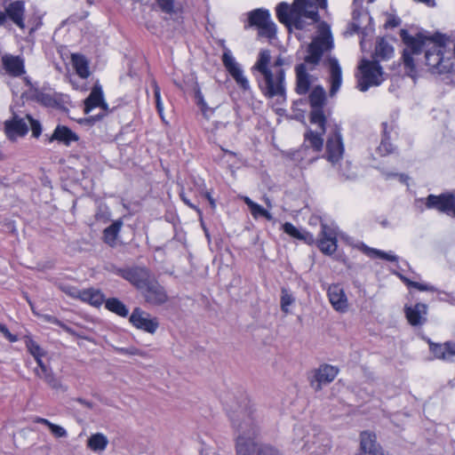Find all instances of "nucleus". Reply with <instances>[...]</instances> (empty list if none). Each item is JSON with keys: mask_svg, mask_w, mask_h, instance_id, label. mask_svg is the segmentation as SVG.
<instances>
[{"mask_svg": "<svg viewBox=\"0 0 455 455\" xmlns=\"http://www.w3.org/2000/svg\"><path fill=\"white\" fill-rule=\"evenodd\" d=\"M400 36L406 48L403 52V60L408 75L412 76L415 72L413 54H419L427 41L435 44L426 51V65L437 73H451L453 68V60L443 57V44L441 36L436 37L424 36L421 33L416 36H411L406 29L400 30Z\"/></svg>", "mask_w": 455, "mask_h": 455, "instance_id": "f257e3e1", "label": "nucleus"}, {"mask_svg": "<svg viewBox=\"0 0 455 455\" xmlns=\"http://www.w3.org/2000/svg\"><path fill=\"white\" fill-rule=\"evenodd\" d=\"M334 47L333 38L329 26L323 22L319 26V35L315 36L307 47V55L304 62L295 67L296 92L299 95L306 94L311 85V76L308 71L315 69L325 53L330 52Z\"/></svg>", "mask_w": 455, "mask_h": 455, "instance_id": "f03ea898", "label": "nucleus"}, {"mask_svg": "<svg viewBox=\"0 0 455 455\" xmlns=\"http://www.w3.org/2000/svg\"><path fill=\"white\" fill-rule=\"evenodd\" d=\"M270 61V51L267 49L261 50L259 52L257 61L251 68V71L256 76L261 93L266 98H276L277 100L281 99L283 101L286 98L285 71L283 68L274 71L269 67Z\"/></svg>", "mask_w": 455, "mask_h": 455, "instance_id": "7ed1b4c3", "label": "nucleus"}, {"mask_svg": "<svg viewBox=\"0 0 455 455\" xmlns=\"http://www.w3.org/2000/svg\"><path fill=\"white\" fill-rule=\"evenodd\" d=\"M318 8L326 9L327 0H294L291 4L282 2L275 8L278 20L288 28L291 27L296 29H304L307 23L305 19L311 20V23L318 22L320 16Z\"/></svg>", "mask_w": 455, "mask_h": 455, "instance_id": "20e7f679", "label": "nucleus"}, {"mask_svg": "<svg viewBox=\"0 0 455 455\" xmlns=\"http://www.w3.org/2000/svg\"><path fill=\"white\" fill-rule=\"evenodd\" d=\"M232 423L237 428L239 435L236 438V455H255L258 454L259 445L254 441L258 434V427L251 418L244 419L236 424L232 418Z\"/></svg>", "mask_w": 455, "mask_h": 455, "instance_id": "39448f33", "label": "nucleus"}, {"mask_svg": "<svg viewBox=\"0 0 455 455\" xmlns=\"http://www.w3.org/2000/svg\"><path fill=\"white\" fill-rule=\"evenodd\" d=\"M109 271L128 281L139 291H141L151 278L150 271L145 267H117L111 266Z\"/></svg>", "mask_w": 455, "mask_h": 455, "instance_id": "423d86ee", "label": "nucleus"}, {"mask_svg": "<svg viewBox=\"0 0 455 455\" xmlns=\"http://www.w3.org/2000/svg\"><path fill=\"white\" fill-rule=\"evenodd\" d=\"M309 103L311 107L310 122L317 124L323 132H325L326 117L323 107L326 100V92L323 86H315L309 93Z\"/></svg>", "mask_w": 455, "mask_h": 455, "instance_id": "0eeeda50", "label": "nucleus"}, {"mask_svg": "<svg viewBox=\"0 0 455 455\" xmlns=\"http://www.w3.org/2000/svg\"><path fill=\"white\" fill-rule=\"evenodd\" d=\"M359 68L362 72V78L358 83L361 92H366L370 86H377L383 81L382 68L378 61L362 60Z\"/></svg>", "mask_w": 455, "mask_h": 455, "instance_id": "6e6552de", "label": "nucleus"}, {"mask_svg": "<svg viewBox=\"0 0 455 455\" xmlns=\"http://www.w3.org/2000/svg\"><path fill=\"white\" fill-rule=\"evenodd\" d=\"M419 201H424L427 209H435L448 215L452 213L455 217V195L452 193L429 195L426 198H420Z\"/></svg>", "mask_w": 455, "mask_h": 455, "instance_id": "1a4fd4ad", "label": "nucleus"}, {"mask_svg": "<svg viewBox=\"0 0 455 455\" xmlns=\"http://www.w3.org/2000/svg\"><path fill=\"white\" fill-rule=\"evenodd\" d=\"M222 62L228 72L235 81L236 84L243 91H249L251 86L248 79L243 75L241 66L235 61L231 52L225 48L222 55Z\"/></svg>", "mask_w": 455, "mask_h": 455, "instance_id": "9d476101", "label": "nucleus"}, {"mask_svg": "<svg viewBox=\"0 0 455 455\" xmlns=\"http://www.w3.org/2000/svg\"><path fill=\"white\" fill-rule=\"evenodd\" d=\"M100 108L102 113L96 116H92L90 120L98 121L100 120L108 113V104L104 101L102 88L99 84H95L89 96L84 100V112L89 114L93 108Z\"/></svg>", "mask_w": 455, "mask_h": 455, "instance_id": "9b49d317", "label": "nucleus"}, {"mask_svg": "<svg viewBox=\"0 0 455 455\" xmlns=\"http://www.w3.org/2000/svg\"><path fill=\"white\" fill-rule=\"evenodd\" d=\"M130 323L137 329L154 334L159 327L156 317L150 315L140 307H135L129 318Z\"/></svg>", "mask_w": 455, "mask_h": 455, "instance_id": "f8f14e48", "label": "nucleus"}, {"mask_svg": "<svg viewBox=\"0 0 455 455\" xmlns=\"http://www.w3.org/2000/svg\"><path fill=\"white\" fill-rule=\"evenodd\" d=\"M25 12V3L22 0H16L5 5L3 13L6 27L9 25V22H12L19 28L24 29L26 28Z\"/></svg>", "mask_w": 455, "mask_h": 455, "instance_id": "ddd939ff", "label": "nucleus"}, {"mask_svg": "<svg viewBox=\"0 0 455 455\" xmlns=\"http://www.w3.org/2000/svg\"><path fill=\"white\" fill-rule=\"evenodd\" d=\"M140 291L142 292L146 302L154 306H160L165 303L168 299V295L164 288L159 284L158 282L151 278Z\"/></svg>", "mask_w": 455, "mask_h": 455, "instance_id": "4468645a", "label": "nucleus"}, {"mask_svg": "<svg viewBox=\"0 0 455 455\" xmlns=\"http://www.w3.org/2000/svg\"><path fill=\"white\" fill-rule=\"evenodd\" d=\"M339 372L338 368L330 365H321L315 371L310 385L315 391H320L322 387L333 381Z\"/></svg>", "mask_w": 455, "mask_h": 455, "instance_id": "2eb2a0df", "label": "nucleus"}, {"mask_svg": "<svg viewBox=\"0 0 455 455\" xmlns=\"http://www.w3.org/2000/svg\"><path fill=\"white\" fill-rule=\"evenodd\" d=\"M343 152L341 134L339 129L335 127L326 141V158L329 162L335 164L341 158Z\"/></svg>", "mask_w": 455, "mask_h": 455, "instance_id": "dca6fc26", "label": "nucleus"}, {"mask_svg": "<svg viewBox=\"0 0 455 455\" xmlns=\"http://www.w3.org/2000/svg\"><path fill=\"white\" fill-rule=\"evenodd\" d=\"M319 236L317 241L319 250L326 255L333 254L337 250L336 231L326 224H322Z\"/></svg>", "mask_w": 455, "mask_h": 455, "instance_id": "f3484780", "label": "nucleus"}, {"mask_svg": "<svg viewBox=\"0 0 455 455\" xmlns=\"http://www.w3.org/2000/svg\"><path fill=\"white\" fill-rule=\"evenodd\" d=\"M5 134L11 140L24 137L28 132V123L24 118L14 115L12 119L4 122Z\"/></svg>", "mask_w": 455, "mask_h": 455, "instance_id": "a211bd4d", "label": "nucleus"}, {"mask_svg": "<svg viewBox=\"0 0 455 455\" xmlns=\"http://www.w3.org/2000/svg\"><path fill=\"white\" fill-rule=\"evenodd\" d=\"M324 64L328 65L330 71L329 82L331 84L330 96H334L339 90L342 84V71L339 60L335 57H328L324 60Z\"/></svg>", "mask_w": 455, "mask_h": 455, "instance_id": "6ab92c4d", "label": "nucleus"}, {"mask_svg": "<svg viewBox=\"0 0 455 455\" xmlns=\"http://www.w3.org/2000/svg\"><path fill=\"white\" fill-rule=\"evenodd\" d=\"M323 133V132L321 129L319 133L311 130L307 131L304 135L303 145L297 152L299 156L303 158L309 148L316 154L321 152L323 146V139L322 138Z\"/></svg>", "mask_w": 455, "mask_h": 455, "instance_id": "aec40b11", "label": "nucleus"}, {"mask_svg": "<svg viewBox=\"0 0 455 455\" xmlns=\"http://www.w3.org/2000/svg\"><path fill=\"white\" fill-rule=\"evenodd\" d=\"M357 454L384 455L381 447L377 443L375 434L363 431L360 435V449Z\"/></svg>", "mask_w": 455, "mask_h": 455, "instance_id": "412c9836", "label": "nucleus"}, {"mask_svg": "<svg viewBox=\"0 0 455 455\" xmlns=\"http://www.w3.org/2000/svg\"><path fill=\"white\" fill-rule=\"evenodd\" d=\"M1 61L4 69L11 76L19 77L26 73L24 59L20 56L4 54Z\"/></svg>", "mask_w": 455, "mask_h": 455, "instance_id": "4be33fe9", "label": "nucleus"}, {"mask_svg": "<svg viewBox=\"0 0 455 455\" xmlns=\"http://www.w3.org/2000/svg\"><path fill=\"white\" fill-rule=\"evenodd\" d=\"M429 350L436 359L453 362V356H455V342L446 341L444 343H435L430 341Z\"/></svg>", "mask_w": 455, "mask_h": 455, "instance_id": "5701e85b", "label": "nucleus"}, {"mask_svg": "<svg viewBox=\"0 0 455 455\" xmlns=\"http://www.w3.org/2000/svg\"><path fill=\"white\" fill-rule=\"evenodd\" d=\"M327 293L330 303L336 311L346 312L347 310V298L339 284L330 285Z\"/></svg>", "mask_w": 455, "mask_h": 455, "instance_id": "b1692460", "label": "nucleus"}, {"mask_svg": "<svg viewBox=\"0 0 455 455\" xmlns=\"http://www.w3.org/2000/svg\"><path fill=\"white\" fill-rule=\"evenodd\" d=\"M427 306L424 303H417L414 307H405L404 312L410 324L413 326L422 325L426 323Z\"/></svg>", "mask_w": 455, "mask_h": 455, "instance_id": "393cba45", "label": "nucleus"}, {"mask_svg": "<svg viewBox=\"0 0 455 455\" xmlns=\"http://www.w3.org/2000/svg\"><path fill=\"white\" fill-rule=\"evenodd\" d=\"M70 295L75 298H79L82 301L97 307H100L106 301L104 294L100 290L96 289L75 291L70 292Z\"/></svg>", "mask_w": 455, "mask_h": 455, "instance_id": "a878e982", "label": "nucleus"}, {"mask_svg": "<svg viewBox=\"0 0 455 455\" xmlns=\"http://www.w3.org/2000/svg\"><path fill=\"white\" fill-rule=\"evenodd\" d=\"M79 137L76 133L71 131L68 126L58 124L53 131V133L49 138V142L54 140L65 146H70L72 142H76Z\"/></svg>", "mask_w": 455, "mask_h": 455, "instance_id": "bb28decb", "label": "nucleus"}, {"mask_svg": "<svg viewBox=\"0 0 455 455\" xmlns=\"http://www.w3.org/2000/svg\"><path fill=\"white\" fill-rule=\"evenodd\" d=\"M34 372L36 376L42 379L51 388L60 392H66L68 390V387L61 383L60 379L56 377L51 368H44L43 371L35 369Z\"/></svg>", "mask_w": 455, "mask_h": 455, "instance_id": "cd10ccee", "label": "nucleus"}, {"mask_svg": "<svg viewBox=\"0 0 455 455\" xmlns=\"http://www.w3.org/2000/svg\"><path fill=\"white\" fill-rule=\"evenodd\" d=\"M123 226V220L121 219L115 220L110 226L107 227L103 230L102 239L105 243L114 248L117 245V238L121 228Z\"/></svg>", "mask_w": 455, "mask_h": 455, "instance_id": "c85d7f7f", "label": "nucleus"}, {"mask_svg": "<svg viewBox=\"0 0 455 455\" xmlns=\"http://www.w3.org/2000/svg\"><path fill=\"white\" fill-rule=\"evenodd\" d=\"M28 94L31 100L43 106L52 107L56 104V100L51 93L44 92L35 86H31V88H29Z\"/></svg>", "mask_w": 455, "mask_h": 455, "instance_id": "c756f323", "label": "nucleus"}, {"mask_svg": "<svg viewBox=\"0 0 455 455\" xmlns=\"http://www.w3.org/2000/svg\"><path fill=\"white\" fill-rule=\"evenodd\" d=\"M270 13L265 9H256L248 13V26L258 28L270 20Z\"/></svg>", "mask_w": 455, "mask_h": 455, "instance_id": "7c9ffc66", "label": "nucleus"}, {"mask_svg": "<svg viewBox=\"0 0 455 455\" xmlns=\"http://www.w3.org/2000/svg\"><path fill=\"white\" fill-rule=\"evenodd\" d=\"M71 60L76 74L81 78H87L90 76V71L86 58L82 54L74 53L71 56Z\"/></svg>", "mask_w": 455, "mask_h": 455, "instance_id": "2f4dec72", "label": "nucleus"}, {"mask_svg": "<svg viewBox=\"0 0 455 455\" xmlns=\"http://www.w3.org/2000/svg\"><path fill=\"white\" fill-rule=\"evenodd\" d=\"M243 200L244 204L249 207L251 214L254 219H258L259 217H263L267 220H273L272 214L265 210L261 205L253 202L250 197L243 196Z\"/></svg>", "mask_w": 455, "mask_h": 455, "instance_id": "473e14b6", "label": "nucleus"}, {"mask_svg": "<svg viewBox=\"0 0 455 455\" xmlns=\"http://www.w3.org/2000/svg\"><path fill=\"white\" fill-rule=\"evenodd\" d=\"M108 444V437L101 433L93 434L87 440V447L93 451H102Z\"/></svg>", "mask_w": 455, "mask_h": 455, "instance_id": "72a5a7b5", "label": "nucleus"}, {"mask_svg": "<svg viewBox=\"0 0 455 455\" xmlns=\"http://www.w3.org/2000/svg\"><path fill=\"white\" fill-rule=\"evenodd\" d=\"M105 307L112 313L116 315L126 317L129 314V309L127 307L118 299L110 298L106 299Z\"/></svg>", "mask_w": 455, "mask_h": 455, "instance_id": "f704fd0d", "label": "nucleus"}, {"mask_svg": "<svg viewBox=\"0 0 455 455\" xmlns=\"http://www.w3.org/2000/svg\"><path fill=\"white\" fill-rule=\"evenodd\" d=\"M383 126V135L380 141L379 146L377 148V152L380 156H385L394 152L395 148L389 142V135H388V125L387 123L382 124Z\"/></svg>", "mask_w": 455, "mask_h": 455, "instance_id": "c9c22d12", "label": "nucleus"}, {"mask_svg": "<svg viewBox=\"0 0 455 455\" xmlns=\"http://www.w3.org/2000/svg\"><path fill=\"white\" fill-rule=\"evenodd\" d=\"M393 53L394 48L388 42L383 38L378 41L375 48V54L377 57L380 58L381 60H387L391 58Z\"/></svg>", "mask_w": 455, "mask_h": 455, "instance_id": "e433bc0d", "label": "nucleus"}, {"mask_svg": "<svg viewBox=\"0 0 455 455\" xmlns=\"http://www.w3.org/2000/svg\"><path fill=\"white\" fill-rule=\"evenodd\" d=\"M283 230L284 233H286L287 235L294 237V238H297L299 240H304V241H307V237L310 238V240H312V235H310L309 233L307 232H305V233H302L300 232L295 226H293L291 223L290 222H285L283 225Z\"/></svg>", "mask_w": 455, "mask_h": 455, "instance_id": "4c0bfd02", "label": "nucleus"}, {"mask_svg": "<svg viewBox=\"0 0 455 455\" xmlns=\"http://www.w3.org/2000/svg\"><path fill=\"white\" fill-rule=\"evenodd\" d=\"M363 251L371 258H379L391 262L397 261V257L395 255L389 254L380 250L364 246Z\"/></svg>", "mask_w": 455, "mask_h": 455, "instance_id": "58836bf2", "label": "nucleus"}, {"mask_svg": "<svg viewBox=\"0 0 455 455\" xmlns=\"http://www.w3.org/2000/svg\"><path fill=\"white\" fill-rule=\"evenodd\" d=\"M276 25L270 20L268 22L259 28L258 36L269 40L275 37Z\"/></svg>", "mask_w": 455, "mask_h": 455, "instance_id": "ea45409f", "label": "nucleus"}, {"mask_svg": "<svg viewBox=\"0 0 455 455\" xmlns=\"http://www.w3.org/2000/svg\"><path fill=\"white\" fill-rule=\"evenodd\" d=\"M294 301V298L285 289H282L281 295V309L284 313H288V307L291 306Z\"/></svg>", "mask_w": 455, "mask_h": 455, "instance_id": "a19ab883", "label": "nucleus"}, {"mask_svg": "<svg viewBox=\"0 0 455 455\" xmlns=\"http://www.w3.org/2000/svg\"><path fill=\"white\" fill-rule=\"evenodd\" d=\"M26 345H27V347H28V350L29 351V353L34 356V357H38V356H44V351L40 347V346L36 342L34 341L33 339H29L27 342H26Z\"/></svg>", "mask_w": 455, "mask_h": 455, "instance_id": "79ce46f5", "label": "nucleus"}, {"mask_svg": "<svg viewBox=\"0 0 455 455\" xmlns=\"http://www.w3.org/2000/svg\"><path fill=\"white\" fill-rule=\"evenodd\" d=\"M26 118L28 119L30 128L32 131V136L35 138H38L42 133V125L38 120L34 119L30 115H27Z\"/></svg>", "mask_w": 455, "mask_h": 455, "instance_id": "37998d69", "label": "nucleus"}, {"mask_svg": "<svg viewBox=\"0 0 455 455\" xmlns=\"http://www.w3.org/2000/svg\"><path fill=\"white\" fill-rule=\"evenodd\" d=\"M162 12L172 14L174 12L175 0H156Z\"/></svg>", "mask_w": 455, "mask_h": 455, "instance_id": "c03bdc74", "label": "nucleus"}, {"mask_svg": "<svg viewBox=\"0 0 455 455\" xmlns=\"http://www.w3.org/2000/svg\"><path fill=\"white\" fill-rule=\"evenodd\" d=\"M258 455H282L281 452L270 444H259Z\"/></svg>", "mask_w": 455, "mask_h": 455, "instance_id": "a18cd8bd", "label": "nucleus"}, {"mask_svg": "<svg viewBox=\"0 0 455 455\" xmlns=\"http://www.w3.org/2000/svg\"><path fill=\"white\" fill-rule=\"evenodd\" d=\"M195 100L196 104L201 108L202 112L205 115L208 110V107L199 88L195 90Z\"/></svg>", "mask_w": 455, "mask_h": 455, "instance_id": "49530a36", "label": "nucleus"}, {"mask_svg": "<svg viewBox=\"0 0 455 455\" xmlns=\"http://www.w3.org/2000/svg\"><path fill=\"white\" fill-rule=\"evenodd\" d=\"M116 351L121 355H140L142 356L144 354L140 349L131 347H116Z\"/></svg>", "mask_w": 455, "mask_h": 455, "instance_id": "de8ad7c7", "label": "nucleus"}, {"mask_svg": "<svg viewBox=\"0 0 455 455\" xmlns=\"http://www.w3.org/2000/svg\"><path fill=\"white\" fill-rule=\"evenodd\" d=\"M410 286L421 291H435L436 289L433 285L420 283L418 282H410Z\"/></svg>", "mask_w": 455, "mask_h": 455, "instance_id": "09e8293b", "label": "nucleus"}, {"mask_svg": "<svg viewBox=\"0 0 455 455\" xmlns=\"http://www.w3.org/2000/svg\"><path fill=\"white\" fill-rule=\"evenodd\" d=\"M49 429L56 437H66L68 435L66 429L59 425L52 423Z\"/></svg>", "mask_w": 455, "mask_h": 455, "instance_id": "8fccbe9b", "label": "nucleus"}, {"mask_svg": "<svg viewBox=\"0 0 455 455\" xmlns=\"http://www.w3.org/2000/svg\"><path fill=\"white\" fill-rule=\"evenodd\" d=\"M154 96L156 100V108L159 114H161L163 111V104L161 101L160 88L156 83L154 84Z\"/></svg>", "mask_w": 455, "mask_h": 455, "instance_id": "3c124183", "label": "nucleus"}, {"mask_svg": "<svg viewBox=\"0 0 455 455\" xmlns=\"http://www.w3.org/2000/svg\"><path fill=\"white\" fill-rule=\"evenodd\" d=\"M0 332H2V333H3V335H4V337H5V338L10 341V342H15V341H17V340H18L17 336H16V335L12 334V333L9 331L8 328H7L4 324H3V323H1V325H0Z\"/></svg>", "mask_w": 455, "mask_h": 455, "instance_id": "603ef678", "label": "nucleus"}, {"mask_svg": "<svg viewBox=\"0 0 455 455\" xmlns=\"http://www.w3.org/2000/svg\"><path fill=\"white\" fill-rule=\"evenodd\" d=\"M401 24V19L395 16H389L387 20L385 23V28H396L400 26Z\"/></svg>", "mask_w": 455, "mask_h": 455, "instance_id": "864d4df0", "label": "nucleus"}, {"mask_svg": "<svg viewBox=\"0 0 455 455\" xmlns=\"http://www.w3.org/2000/svg\"><path fill=\"white\" fill-rule=\"evenodd\" d=\"M285 64V60L282 56H278L272 66L269 65L270 68L275 71Z\"/></svg>", "mask_w": 455, "mask_h": 455, "instance_id": "5fc2aeb1", "label": "nucleus"}, {"mask_svg": "<svg viewBox=\"0 0 455 455\" xmlns=\"http://www.w3.org/2000/svg\"><path fill=\"white\" fill-rule=\"evenodd\" d=\"M44 318L47 322H49V323H54V324H58L59 326L62 327L63 329H65V330H68V327H66V325H65V324L61 323L60 322V320H58L56 317H54V316H52V315H45L44 316Z\"/></svg>", "mask_w": 455, "mask_h": 455, "instance_id": "6e6d98bb", "label": "nucleus"}, {"mask_svg": "<svg viewBox=\"0 0 455 455\" xmlns=\"http://www.w3.org/2000/svg\"><path fill=\"white\" fill-rule=\"evenodd\" d=\"M228 124V123L216 122L213 124V128L212 129V132L217 134L219 131L225 129Z\"/></svg>", "mask_w": 455, "mask_h": 455, "instance_id": "4d7b16f0", "label": "nucleus"}, {"mask_svg": "<svg viewBox=\"0 0 455 455\" xmlns=\"http://www.w3.org/2000/svg\"><path fill=\"white\" fill-rule=\"evenodd\" d=\"M181 196V199L182 201L188 205L189 206L191 209H194L196 210L199 214H201V210L196 206L194 204H192L188 199H187L183 194L180 195Z\"/></svg>", "mask_w": 455, "mask_h": 455, "instance_id": "13d9d810", "label": "nucleus"}, {"mask_svg": "<svg viewBox=\"0 0 455 455\" xmlns=\"http://www.w3.org/2000/svg\"><path fill=\"white\" fill-rule=\"evenodd\" d=\"M42 357L43 356L34 357L38 365L36 369H38L39 371H43L44 368H49L45 363H44Z\"/></svg>", "mask_w": 455, "mask_h": 455, "instance_id": "bf43d9fd", "label": "nucleus"}, {"mask_svg": "<svg viewBox=\"0 0 455 455\" xmlns=\"http://www.w3.org/2000/svg\"><path fill=\"white\" fill-rule=\"evenodd\" d=\"M77 403H79L80 404L89 408V409H92L93 408V403L92 402H89L85 399H83V398H77L76 400Z\"/></svg>", "mask_w": 455, "mask_h": 455, "instance_id": "052dcab7", "label": "nucleus"}, {"mask_svg": "<svg viewBox=\"0 0 455 455\" xmlns=\"http://www.w3.org/2000/svg\"><path fill=\"white\" fill-rule=\"evenodd\" d=\"M204 197L209 201V204H210L212 209H215L216 208V203H215V200L212 198L211 193L210 192H205L204 193Z\"/></svg>", "mask_w": 455, "mask_h": 455, "instance_id": "680f3d73", "label": "nucleus"}, {"mask_svg": "<svg viewBox=\"0 0 455 455\" xmlns=\"http://www.w3.org/2000/svg\"><path fill=\"white\" fill-rule=\"evenodd\" d=\"M36 422L43 424V425L48 427L49 428L52 425V423L51 421H49L48 419H44V418H36Z\"/></svg>", "mask_w": 455, "mask_h": 455, "instance_id": "e2e57ef3", "label": "nucleus"}, {"mask_svg": "<svg viewBox=\"0 0 455 455\" xmlns=\"http://www.w3.org/2000/svg\"><path fill=\"white\" fill-rule=\"evenodd\" d=\"M201 455H217L215 452L208 451L207 449H201Z\"/></svg>", "mask_w": 455, "mask_h": 455, "instance_id": "0e129e2a", "label": "nucleus"}, {"mask_svg": "<svg viewBox=\"0 0 455 455\" xmlns=\"http://www.w3.org/2000/svg\"><path fill=\"white\" fill-rule=\"evenodd\" d=\"M0 27H6L4 15L3 13V11L0 10Z\"/></svg>", "mask_w": 455, "mask_h": 455, "instance_id": "69168bd1", "label": "nucleus"}, {"mask_svg": "<svg viewBox=\"0 0 455 455\" xmlns=\"http://www.w3.org/2000/svg\"><path fill=\"white\" fill-rule=\"evenodd\" d=\"M351 27H352V30L355 33H357L360 30V27L357 24H355V23H352Z\"/></svg>", "mask_w": 455, "mask_h": 455, "instance_id": "338daca9", "label": "nucleus"}, {"mask_svg": "<svg viewBox=\"0 0 455 455\" xmlns=\"http://www.w3.org/2000/svg\"><path fill=\"white\" fill-rule=\"evenodd\" d=\"M264 201L268 207H272L271 202L268 197H264Z\"/></svg>", "mask_w": 455, "mask_h": 455, "instance_id": "774afa93", "label": "nucleus"}]
</instances>
